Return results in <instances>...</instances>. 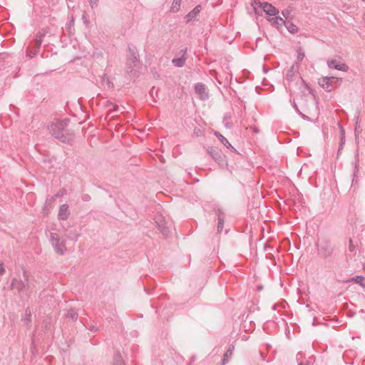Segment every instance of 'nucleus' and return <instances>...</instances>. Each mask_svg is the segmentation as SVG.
I'll use <instances>...</instances> for the list:
<instances>
[{"instance_id": "nucleus-1", "label": "nucleus", "mask_w": 365, "mask_h": 365, "mask_svg": "<svg viewBox=\"0 0 365 365\" xmlns=\"http://www.w3.org/2000/svg\"><path fill=\"white\" fill-rule=\"evenodd\" d=\"M68 120H56L48 124V130L54 138L59 139L63 143H70L73 140V137L66 130Z\"/></svg>"}, {"instance_id": "nucleus-2", "label": "nucleus", "mask_w": 365, "mask_h": 365, "mask_svg": "<svg viewBox=\"0 0 365 365\" xmlns=\"http://www.w3.org/2000/svg\"><path fill=\"white\" fill-rule=\"evenodd\" d=\"M47 35H51L50 28L48 26L43 27L37 32L35 38L29 42L26 51V56L29 58H34L38 53L43 38Z\"/></svg>"}, {"instance_id": "nucleus-3", "label": "nucleus", "mask_w": 365, "mask_h": 365, "mask_svg": "<svg viewBox=\"0 0 365 365\" xmlns=\"http://www.w3.org/2000/svg\"><path fill=\"white\" fill-rule=\"evenodd\" d=\"M24 279L14 278L12 279L11 287L19 292V294H25L26 297L30 296L31 284L29 282V275L26 270H23Z\"/></svg>"}, {"instance_id": "nucleus-4", "label": "nucleus", "mask_w": 365, "mask_h": 365, "mask_svg": "<svg viewBox=\"0 0 365 365\" xmlns=\"http://www.w3.org/2000/svg\"><path fill=\"white\" fill-rule=\"evenodd\" d=\"M50 242L57 254L60 255H64L66 254L67 251L66 240L61 237L57 233H50Z\"/></svg>"}, {"instance_id": "nucleus-5", "label": "nucleus", "mask_w": 365, "mask_h": 365, "mask_svg": "<svg viewBox=\"0 0 365 365\" xmlns=\"http://www.w3.org/2000/svg\"><path fill=\"white\" fill-rule=\"evenodd\" d=\"M179 57L174 58L172 60V63L178 68H182L187 59V48L181 49L177 54Z\"/></svg>"}, {"instance_id": "nucleus-6", "label": "nucleus", "mask_w": 365, "mask_h": 365, "mask_svg": "<svg viewBox=\"0 0 365 365\" xmlns=\"http://www.w3.org/2000/svg\"><path fill=\"white\" fill-rule=\"evenodd\" d=\"M327 65L329 68H334L337 71L346 72L349 69L347 65L339 59H331L327 61Z\"/></svg>"}, {"instance_id": "nucleus-7", "label": "nucleus", "mask_w": 365, "mask_h": 365, "mask_svg": "<svg viewBox=\"0 0 365 365\" xmlns=\"http://www.w3.org/2000/svg\"><path fill=\"white\" fill-rule=\"evenodd\" d=\"M207 153L213 158V160L218 164H222L224 162L225 155L218 149L210 147L207 148Z\"/></svg>"}, {"instance_id": "nucleus-8", "label": "nucleus", "mask_w": 365, "mask_h": 365, "mask_svg": "<svg viewBox=\"0 0 365 365\" xmlns=\"http://www.w3.org/2000/svg\"><path fill=\"white\" fill-rule=\"evenodd\" d=\"M195 91L199 96L202 101H206L209 98L208 92L207 91L205 85L202 83H198L195 86Z\"/></svg>"}, {"instance_id": "nucleus-9", "label": "nucleus", "mask_w": 365, "mask_h": 365, "mask_svg": "<svg viewBox=\"0 0 365 365\" xmlns=\"http://www.w3.org/2000/svg\"><path fill=\"white\" fill-rule=\"evenodd\" d=\"M215 212L217 216V232H221L224 227V220L225 217V214L223 212L222 209L219 206L215 207Z\"/></svg>"}, {"instance_id": "nucleus-10", "label": "nucleus", "mask_w": 365, "mask_h": 365, "mask_svg": "<svg viewBox=\"0 0 365 365\" xmlns=\"http://www.w3.org/2000/svg\"><path fill=\"white\" fill-rule=\"evenodd\" d=\"M260 8L269 16H276L279 13V10L268 2H262V4H260Z\"/></svg>"}, {"instance_id": "nucleus-11", "label": "nucleus", "mask_w": 365, "mask_h": 365, "mask_svg": "<svg viewBox=\"0 0 365 365\" xmlns=\"http://www.w3.org/2000/svg\"><path fill=\"white\" fill-rule=\"evenodd\" d=\"M331 78H334V76L324 77L319 79V86L327 92H330L333 90V85H331Z\"/></svg>"}, {"instance_id": "nucleus-12", "label": "nucleus", "mask_w": 365, "mask_h": 365, "mask_svg": "<svg viewBox=\"0 0 365 365\" xmlns=\"http://www.w3.org/2000/svg\"><path fill=\"white\" fill-rule=\"evenodd\" d=\"M155 222L160 232L163 235L167 236L169 232V230L166 225V222L165 219L163 217L156 218Z\"/></svg>"}, {"instance_id": "nucleus-13", "label": "nucleus", "mask_w": 365, "mask_h": 365, "mask_svg": "<svg viewBox=\"0 0 365 365\" xmlns=\"http://www.w3.org/2000/svg\"><path fill=\"white\" fill-rule=\"evenodd\" d=\"M70 215V211L67 204L61 205L58 210V219L61 220H66Z\"/></svg>"}, {"instance_id": "nucleus-14", "label": "nucleus", "mask_w": 365, "mask_h": 365, "mask_svg": "<svg viewBox=\"0 0 365 365\" xmlns=\"http://www.w3.org/2000/svg\"><path fill=\"white\" fill-rule=\"evenodd\" d=\"M201 11V6L197 5L190 12H189L186 16L185 19H187V21H191L194 20L197 16L200 14Z\"/></svg>"}, {"instance_id": "nucleus-15", "label": "nucleus", "mask_w": 365, "mask_h": 365, "mask_svg": "<svg viewBox=\"0 0 365 365\" xmlns=\"http://www.w3.org/2000/svg\"><path fill=\"white\" fill-rule=\"evenodd\" d=\"M269 21L277 29H279L285 24V20L283 18L277 16H274V17L269 19Z\"/></svg>"}, {"instance_id": "nucleus-16", "label": "nucleus", "mask_w": 365, "mask_h": 365, "mask_svg": "<svg viewBox=\"0 0 365 365\" xmlns=\"http://www.w3.org/2000/svg\"><path fill=\"white\" fill-rule=\"evenodd\" d=\"M234 349H235L234 345H230L229 346L227 351L225 353V354L223 356V359L222 361V365H225L228 362L229 358L231 357L233 354Z\"/></svg>"}, {"instance_id": "nucleus-17", "label": "nucleus", "mask_w": 365, "mask_h": 365, "mask_svg": "<svg viewBox=\"0 0 365 365\" xmlns=\"http://www.w3.org/2000/svg\"><path fill=\"white\" fill-rule=\"evenodd\" d=\"M348 282L357 283L361 287L365 289V278H364V277H363L361 275L355 276V277L351 278L350 279H349Z\"/></svg>"}, {"instance_id": "nucleus-18", "label": "nucleus", "mask_w": 365, "mask_h": 365, "mask_svg": "<svg viewBox=\"0 0 365 365\" xmlns=\"http://www.w3.org/2000/svg\"><path fill=\"white\" fill-rule=\"evenodd\" d=\"M25 322V324L28 328L31 327V312L29 308H26L25 310V317L23 319Z\"/></svg>"}, {"instance_id": "nucleus-19", "label": "nucleus", "mask_w": 365, "mask_h": 365, "mask_svg": "<svg viewBox=\"0 0 365 365\" xmlns=\"http://www.w3.org/2000/svg\"><path fill=\"white\" fill-rule=\"evenodd\" d=\"M359 114H360L359 110H356V113H355V116H354V120H355L354 135H355V138H356V140L359 138V133L357 132V129L360 127V125H359Z\"/></svg>"}, {"instance_id": "nucleus-20", "label": "nucleus", "mask_w": 365, "mask_h": 365, "mask_svg": "<svg viewBox=\"0 0 365 365\" xmlns=\"http://www.w3.org/2000/svg\"><path fill=\"white\" fill-rule=\"evenodd\" d=\"M215 135L226 148H229L232 147L231 144L229 143L227 139L225 137H224L222 134H220L219 132L215 131Z\"/></svg>"}, {"instance_id": "nucleus-21", "label": "nucleus", "mask_w": 365, "mask_h": 365, "mask_svg": "<svg viewBox=\"0 0 365 365\" xmlns=\"http://www.w3.org/2000/svg\"><path fill=\"white\" fill-rule=\"evenodd\" d=\"M354 166V173H353V179H352V184L357 182L358 181V177H357V173H358V167H359V159L356 158L355 161L352 163Z\"/></svg>"}, {"instance_id": "nucleus-22", "label": "nucleus", "mask_w": 365, "mask_h": 365, "mask_svg": "<svg viewBox=\"0 0 365 365\" xmlns=\"http://www.w3.org/2000/svg\"><path fill=\"white\" fill-rule=\"evenodd\" d=\"M284 26H286L287 31L291 34H295L297 32L298 28L293 23L287 21H285Z\"/></svg>"}, {"instance_id": "nucleus-23", "label": "nucleus", "mask_w": 365, "mask_h": 365, "mask_svg": "<svg viewBox=\"0 0 365 365\" xmlns=\"http://www.w3.org/2000/svg\"><path fill=\"white\" fill-rule=\"evenodd\" d=\"M113 365H125L122 356L119 351L116 352L113 356Z\"/></svg>"}, {"instance_id": "nucleus-24", "label": "nucleus", "mask_w": 365, "mask_h": 365, "mask_svg": "<svg viewBox=\"0 0 365 365\" xmlns=\"http://www.w3.org/2000/svg\"><path fill=\"white\" fill-rule=\"evenodd\" d=\"M74 17L71 16L69 22L66 25V29L68 31L69 35H71L74 33Z\"/></svg>"}, {"instance_id": "nucleus-25", "label": "nucleus", "mask_w": 365, "mask_h": 365, "mask_svg": "<svg viewBox=\"0 0 365 365\" xmlns=\"http://www.w3.org/2000/svg\"><path fill=\"white\" fill-rule=\"evenodd\" d=\"M230 118H231V114L229 113H225L223 117V120H222L223 124H224L225 127L228 129H230L232 127V123L231 122H230Z\"/></svg>"}, {"instance_id": "nucleus-26", "label": "nucleus", "mask_w": 365, "mask_h": 365, "mask_svg": "<svg viewBox=\"0 0 365 365\" xmlns=\"http://www.w3.org/2000/svg\"><path fill=\"white\" fill-rule=\"evenodd\" d=\"M181 1L182 0H173V2L170 7V11L173 13L178 11L180 7Z\"/></svg>"}, {"instance_id": "nucleus-27", "label": "nucleus", "mask_w": 365, "mask_h": 365, "mask_svg": "<svg viewBox=\"0 0 365 365\" xmlns=\"http://www.w3.org/2000/svg\"><path fill=\"white\" fill-rule=\"evenodd\" d=\"M80 236L81 234L77 232L76 230H71L68 233V238L71 240L76 242Z\"/></svg>"}, {"instance_id": "nucleus-28", "label": "nucleus", "mask_w": 365, "mask_h": 365, "mask_svg": "<svg viewBox=\"0 0 365 365\" xmlns=\"http://www.w3.org/2000/svg\"><path fill=\"white\" fill-rule=\"evenodd\" d=\"M78 314L75 309H70L67 313V317L72 319L73 321H76L78 319Z\"/></svg>"}, {"instance_id": "nucleus-29", "label": "nucleus", "mask_w": 365, "mask_h": 365, "mask_svg": "<svg viewBox=\"0 0 365 365\" xmlns=\"http://www.w3.org/2000/svg\"><path fill=\"white\" fill-rule=\"evenodd\" d=\"M299 69V64H298V62H295L292 66L291 68H289V70L288 71V73H287V76H289L291 75V73H296L297 72Z\"/></svg>"}, {"instance_id": "nucleus-30", "label": "nucleus", "mask_w": 365, "mask_h": 365, "mask_svg": "<svg viewBox=\"0 0 365 365\" xmlns=\"http://www.w3.org/2000/svg\"><path fill=\"white\" fill-rule=\"evenodd\" d=\"M305 55L304 51L302 49H299L297 51V56L296 62H298V64L304 59Z\"/></svg>"}, {"instance_id": "nucleus-31", "label": "nucleus", "mask_w": 365, "mask_h": 365, "mask_svg": "<svg viewBox=\"0 0 365 365\" xmlns=\"http://www.w3.org/2000/svg\"><path fill=\"white\" fill-rule=\"evenodd\" d=\"M110 104H111V107L109 108V110H108V113L109 114H111L113 112H116L118 110V105L113 103H109Z\"/></svg>"}, {"instance_id": "nucleus-32", "label": "nucleus", "mask_w": 365, "mask_h": 365, "mask_svg": "<svg viewBox=\"0 0 365 365\" xmlns=\"http://www.w3.org/2000/svg\"><path fill=\"white\" fill-rule=\"evenodd\" d=\"M98 0H89V4L92 9L98 5Z\"/></svg>"}, {"instance_id": "nucleus-33", "label": "nucleus", "mask_w": 365, "mask_h": 365, "mask_svg": "<svg viewBox=\"0 0 365 365\" xmlns=\"http://www.w3.org/2000/svg\"><path fill=\"white\" fill-rule=\"evenodd\" d=\"M82 20H83V24L86 25V26H88L89 24V20L87 17V15L86 14H84L83 16H82Z\"/></svg>"}, {"instance_id": "nucleus-34", "label": "nucleus", "mask_w": 365, "mask_h": 365, "mask_svg": "<svg viewBox=\"0 0 365 365\" xmlns=\"http://www.w3.org/2000/svg\"><path fill=\"white\" fill-rule=\"evenodd\" d=\"M82 200H83V201H88V200H91V197H90V195H88V194H84V195H83V196H82Z\"/></svg>"}, {"instance_id": "nucleus-35", "label": "nucleus", "mask_w": 365, "mask_h": 365, "mask_svg": "<svg viewBox=\"0 0 365 365\" xmlns=\"http://www.w3.org/2000/svg\"><path fill=\"white\" fill-rule=\"evenodd\" d=\"M292 106L294 107V108L296 110L297 112H298L299 110L298 108V106L297 105V103H295V101L293 100V101H290Z\"/></svg>"}, {"instance_id": "nucleus-36", "label": "nucleus", "mask_w": 365, "mask_h": 365, "mask_svg": "<svg viewBox=\"0 0 365 365\" xmlns=\"http://www.w3.org/2000/svg\"><path fill=\"white\" fill-rule=\"evenodd\" d=\"M5 272V269L4 267L3 263H0V275H3Z\"/></svg>"}, {"instance_id": "nucleus-37", "label": "nucleus", "mask_w": 365, "mask_h": 365, "mask_svg": "<svg viewBox=\"0 0 365 365\" xmlns=\"http://www.w3.org/2000/svg\"><path fill=\"white\" fill-rule=\"evenodd\" d=\"M282 14L285 19H287L289 15V11L287 10L282 11Z\"/></svg>"}, {"instance_id": "nucleus-38", "label": "nucleus", "mask_w": 365, "mask_h": 365, "mask_svg": "<svg viewBox=\"0 0 365 365\" xmlns=\"http://www.w3.org/2000/svg\"><path fill=\"white\" fill-rule=\"evenodd\" d=\"M260 4H262V2H260L259 0H253V4L258 6L260 7Z\"/></svg>"}, {"instance_id": "nucleus-39", "label": "nucleus", "mask_w": 365, "mask_h": 365, "mask_svg": "<svg viewBox=\"0 0 365 365\" xmlns=\"http://www.w3.org/2000/svg\"><path fill=\"white\" fill-rule=\"evenodd\" d=\"M297 113L302 116V118H304V119L308 118V117L307 115H305L304 114H303L300 110H299Z\"/></svg>"}, {"instance_id": "nucleus-40", "label": "nucleus", "mask_w": 365, "mask_h": 365, "mask_svg": "<svg viewBox=\"0 0 365 365\" xmlns=\"http://www.w3.org/2000/svg\"><path fill=\"white\" fill-rule=\"evenodd\" d=\"M109 103H111V102L110 101H107L106 103V107L108 108V110L111 107V104H110Z\"/></svg>"}, {"instance_id": "nucleus-41", "label": "nucleus", "mask_w": 365, "mask_h": 365, "mask_svg": "<svg viewBox=\"0 0 365 365\" xmlns=\"http://www.w3.org/2000/svg\"><path fill=\"white\" fill-rule=\"evenodd\" d=\"M66 190H63L62 191V192L58 193V194L56 195V196H57V197L62 196V195H63L66 193Z\"/></svg>"}, {"instance_id": "nucleus-42", "label": "nucleus", "mask_w": 365, "mask_h": 365, "mask_svg": "<svg viewBox=\"0 0 365 365\" xmlns=\"http://www.w3.org/2000/svg\"><path fill=\"white\" fill-rule=\"evenodd\" d=\"M354 247L352 245V241L350 240V245H349V250L353 251Z\"/></svg>"}, {"instance_id": "nucleus-43", "label": "nucleus", "mask_w": 365, "mask_h": 365, "mask_svg": "<svg viewBox=\"0 0 365 365\" xmlns=\"http://www.w3.org/2000/svg\"><path fill=\"white\" fill-rule=\"evenodd\" d=\"M339 80L338 78L334 77V78H331V85H333L334 82H336Z\"/></svg>"}, {"instance_id": "nucleus-44", "label": "nucleus", "mask_w": 365, "mask_h": 365, "mask_svg": "<svg viewBox=\"0 0 365 365\" xmlns=\"http://www.w3.org/2000/svg\"><path fill=\"white\" fill-rule=\"evenodd\" d=\"M339 80L338 78L334 77V78H331V85H333L334 82H336Z\"/></svg>"}, {"instance_id": "nucleus-45", "label": "nucleus", "mask_w": 365, "mask_h": 365, "mask_svg": "<svg viewBox=\"0 0 365 365\" xmlns=\"http://www.w3.org/2000/svg\"><path fill=\"white\" fill-rule=\"evenodd\" d=\"M67 2H68V7L70 8L71 7V3H73V0H66Z\"/></svg>"}, {"instance_id": "nucleus-46", "label": "nucleus", "mask_w": 365, "mask_h": 365, "mask_svg": "<svg viewBox=\"0 0 365 365\" xmlns=\"http://www.w3.org/2000/svg\"><path fill=\"white\" fill-rule=\"evenodd\" d=\"M302 356V353H298L297 355V359H299V357Z\"/></svg>"}, {"instance_id": "nucleus-47", "label": "nucleus", "mask_w": 365, "mask_h": 365, "mask_svg": "<svg viewBox=\"0 0 365 365\" xmlns=\"http://www.w3.org/2000/svg\"><path fill=\"white\" fill-rule=\"evenodd\" d=\"M91 330H92L93 331H96L98 330V329H97V328H96L94 326H93V327H92Z\"/></svg>"}, {"instance_id": "nucleus-48", "label": "nucleus", "mask_w": 365, "mask_h": 365, "mask_svg": "<svg viewBox=\"0 0 365 365\" xmlns=\"http://www.w3.org/2000/svg\"><path fill=\"white\" fill-rule=\"evenodd\" d=\"M154 91H155V88H153L150 90V94H151V95H153Z\"/></svg>"}, {"instance_id": "nucleus-49", "label": "nucleus", "mask_w": 365, "mask_h": 365, "mask_svg": "<svg viewBox=\"0 0 365 365\" xmlns=\"http://www.w3.org/2000/svg\"><path fill=\"white\" fill-rule=\"evenodd\" d=\"M298 365H309V364H304L303 362H299Z\"/></svg>"}, {"instance_id": "nucleus-50", "label": "nucleus", "mask_w": 365, "mask_h": 365, "mask_svg": "<svg viewBox=\"0 0 365 365\" xmlns=\"http://www.w3.org/2000/svg\"><path fill=\"white\" fill-rule=\"evenodd\" d=\"M343 144H344V142H341V144H340V146H339V150H340L341 148H342V147H343Z\"/></svg>"}, {"instance_id": "nucleus-51", "label": "nucleus", "mask_w": 365, "mask_h": 365, "mask_svg": "<svg viewBox=\"0 0 365 365\" xmlns=\"http://www.w3.org/2000/svg\"><path fill=\"white\" fill-rule=\"evenodd\" d=\"M254 131H255V133H258V132H259V130H258L257 128H255L254 129Z\"/></svg>"}, {"instance_id": "nucleus-52", "label": "nucleus", "mask_w": 365, "mask_h": 365, "mask_svg": "<svg viewBox=\"0 0 365 365\" xmlns=\"http://www.w3.org/2000/svg\"><path fill=\"white\" fill-rule=\"evenodd\" d=\"M331 254V252L330 251H327V253L326 254V256H328Z\"/></svg>"}, {"instance_id": "nucleus-53", "label": "nucleus", "mask_w": 365, "mask_h": 365, "mask_svg": "<svg viewBox=\"0 0 365 365\" xmlns=\"http://www.w3.org/2000/svg\"><path fill=\"white\" fill-rule=\"evenodd\" d=\"M62 228L63 230H66V229L65 228V227L62 226Z\"/></svg>"}]
</instances>
